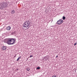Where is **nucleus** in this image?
I'll return each mask as SVG.
<instances>
[{"instance_id": "f03ea898", "label": "nucleus", "mask_w": 77, "mask_h": 77, "mask_svg": "<svg viewBox=\"0 0 77 77\" xmlns=\"http://www.w3.org/2000/svg\"><path fill=\"white\" fill-rule=\"evenodd\" d=\"M29 20H26L23 24V27H30V23H29Z\"/></svg>"}, {"instance_id": "7ed1b4c3", "label": "nucleus", "mask_w": 77, "mask_h": 77, "mask_svg": "<svg viewBox=\"0 0 77 77\" xmlns=\"http://www.w3.org/2000/svg\"><path fill=\"white\" fill-rule=\"evenodd\" d=\"M7 7V4L6 3L4 2L2 4L0 5V9H3V8H6Z\"/></svg>"}, {"instance_id": "a211bd4d", "label": "nucleus", "mask_w": 77, "mask_h": 77, "mask_svg": "<svg viewBox=\"0 0 77 77\" xmlns=\"http://www.w3.org/2000/svg\"><path fill=\"white\" fill-rule=\"evenodd\" d=\"M51 22H53V20H52Z\"/></svg>"}, {"instance_id": "4468645a", "label": "nucleus", "mask_w": 77, "mask_h": 77, "mask_svg": "<svg viewBox=\"0 0 77 77\" xmlns=\"http://www.w3.org/2000/svg\"><path fill=\"white\" fill-rule=\"evenodd\" d=\"M19 58H17V61H18V60H19Z\"/></svg>"}, {"instance_id": "f3484780", "label": "nucleus", "mask_w": 77, "mask_h": 77, "mask_svg": "<svg viewBox=\"0 0 77 77\" xmlns=\"http://www.w3.org/2000/svg\"><path fill=\"white\" fill-rule=\"evenodd\" d=\"M57 57H58V56L57 55L56 56V58H57Z\"/></svg>"}, {"instance_id": "0eeeda50", "label": "nucleus", "mask_w": 77, "mask_h": 77, "mask_svg": "<svg viewBox=\"0 0 77 77\" xmlns=\"http://www.w3.org/2000/svg\"><path fill=\"white\" fill-rule=\"evenodd\" d=\"M11 13L12 14H14L15 13V10H11Z\"/></svg>"}, {"instance_id": "20e7f679", "label": "nucleus", "mask_w": 77, "mask_h": 77, "mask_svg": "<svg viewBox=\"0 0 77 77\" xmlns=\"http://www.w3.org/2000/svg\"><path fill=\"white\" fill-rule=\"evenodd\" d=\"M63 23V20L62 19L59 20L57 22V24H61Z\"/></svg>"}, {"instance_id": "39448f33", "label": "nucleus", "mask_w": 77, "mask_h": 77, "mask_svg": "<svg viewBox=\"0 0 77 77\" xmlns=\"http://www.w3.org/2000/svg\"><path fill=\"white\" fill-rule=\"evenodd\" d=\"M6 48H7V47L3 46L2 47L1 49L2 50H6Z\"/></svg>"}, {"instance_id": "ddd939ff", "label": "nucleus", "mask_w": 77, "mask_h": 77, "mask_svg": "<svg viewBox=\"0 0 77 77\" xmlns=\"http://www.w3.org/2000/svg\"><path fill=\"white\" fill-rule=\"evenodd\" d=\"M16 33V32L15 31H14V32H12L13 34H14V33Z\"/></svg>"}, {"instance_id": "6e6552de", "label": "nucleus", "mask_w": 77, "mask_h": 77, "mask_svg": "<svg viewBox=\"0 0 77 77\" xmlns=\"http://www.w3.org/2000/svg\"><path fill=\"white\" fill-rule=\"evenodd\" d=\"M65 19H66V17H65L63 16V20H65Z\"/></svg>"}, {"instance_id": "412c9836", "label": "nucleus", "mask_w": 77, "mask_h": 77, "mask_svg": "<svg viewBox=\"0 0 77 77\" xmlns=\"http://www.w3.org/2000/svg\"><path fill=\"white\" fill-rule=\"evenodd\" d=\"M29 27L28 28V29H29Z\"/></svg>"}, {"instance_id": "2eb2a0df", "label": "nucleus", "mask_w": 77, "mask_h": 77, "mask_svg": "<svg viewBox=\"0 0 77 77\" xmlns=\"http://www.w3.org/2000/svg\"><path fill=\"white\" fill-rule=\"evenodd\" d=\"M21 57H19L18 58L20 59H21Z\"/></svg>"}, {"instance_id": "1a4fd4ad", "label": "nucleus", "mask_w": 77, "mask_h": 77, "mask_svg": "<svg viewBox=\"0 0 77 77\" xmlns=\"http://www.w3.org/2000/svg\"><path fill=\"white\" fill-rule=\"evenodd\" d=\"M37 69H40V67H37Z\"/></svg>"}, {"instance_id": "f257e3e1", "label": "nucleus", "mask_w": 77, "mask_h": 77, "mask_svg": "<svg viewBox=\"0 0 77 77\" xmlns=\"http://www.w3.org/2000/svg\"><path fill=\"white\" fill-rule=\"evenodd\" d=\"M16 39L13 38H9L5 40V42L8 45H13L15 43Z\"/></svg>"}, {"instance_id": "4be33fe9", "label": "nucleus", "mask_w": 77, "mask_h": 77, "mask_svg": "<svg viewBox=\"0 0 77 77\" xmlns=\"http://www.w3.org/2000/svg\"><path fill=\"white\" fill-rule=\"evenodd\" d=\"M52 77H54L53 76H52Z\"/></svg>"}, {"instance_id": "6ab92c4d", "label": "nucleus", "mask_w": 77, "mask_h": 77, "mask_svg": "<svg viewBox=\"0 0 77 77\" xmlns=\"http://www.w3.org/2000/svg\"><path fill=\"white\" fill-rule=\"evenodd\" d=\"M18 69H17V71H18Z\"/></svg>"}, {"instance_id": "aec40b11", "label": "nucleus", "mask_w": 77, "mask_h": 77, "mask_svg": "<svg viewBox=\"0 0 77 77\" xmlns=\"http://www.w3.org/2000/svg\"><path fill=\"white\" fill-rule=\"evenodd\" d=\"M16 56V55H15V57Z\"/></svg>"}, {"instance_id": "f8f14e48", "label": "nucleus", "mask_w": 77, "mask_h": 77, "mask_svg": "<svg viewBox=\"0 0 77 77\" xmlns=\"http://www.w3.org/2000/svg\"><path fill=\"white\" fill-rule=\"evenodd\" d=\"M33 57V55H31L30 56V57Z\"/></svg>"}, {"instance_id": "423d86ee", "label": "nucleus", "mask_w": 77, "mask_h": 77, "mask_svg": "<svg viewBox=\"0 0 77 77\" xmlns=\"http://www.w3.org/2000/svg\"><path fill=\"white\" fill-rule=\"evenodd\" d=\"M6 30H10L11 29V27L10 26H8L6 28Z\"/></svg>"}, {"instance_id": "dca6fc26", "label": "nucleus", "mask_w": 77, "mask_h": 77, "mask_svg": "<svg viewBox=\"0 0 77 77\" xmlns=\"http://www.w3.org/2000/svg\"><path fill=\"white\" fill-rule=\"evenodd\" d=\"M54 77H56V75H54L53 76Z\"/></svg>"}, {"instance_id": "9b49d317", "label": "nucleus", "mask_w": 77, "mask_h": 77, "mask_svg": "<svg viewBox=\"0 0 77 77\" xmlns=\"http://www.w3.org/2000/svg\"><path fill=\"white\" fill-rule=\"evenodd\" d=\"M77 44V42H76V43H75V44H74V45H76Z\"/></svg>"}, {"instance_id": "9d476101", "label": "nucleus", "mask_w": 77, "mask_h": 77, "mask_svg": "<svg viewBox=\"0 0 77 77\" xmlns=\"http://www.w3.org/2000/svg\"><path fill=\"white\" fill-rule=\"evenodd\" d=\"M30 69L29 68L27 69V71H30Z\"/></svg>"}]
</instances>
